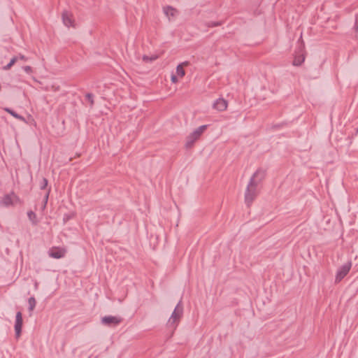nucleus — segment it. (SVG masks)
Returning <instances> with one entry per match:
<instances>
[{
	"label": "nucleus",
	"instance_id": "f257e3e1",
	"mask_svg": "<svg viewBox=\"0 0 358 358\" xmlns=\"http://www.w3.org/2000/svg\"><path fill=\"white\" fill-rule=\"evenodd\" d=\"M207 127V125H201L195 129L194 130H193L191 133H189L185 138L184 148L186 150H189L192 148L195 143L201 138V136L205 132Z\"/></svg>",
	"mask_w": 358,
	"mask_h": 358
},
{
	"label": "nucleus",
	"instance_id": "f03ea898",
	"mask_svg": "<svg viewBox=\"0 0 358 358\" xmlns=\"http://www.w3.org/2000/svg\"><path fill=\"white\" fill-rule=\"evenodd\" d=\"M20 203V198L13 192L5 194L0 198V206L3 207L14 206Z\"/></svg>",
	"mask_w": 358,
	"mask_h": 358
},
{
	"label": "nucleus",
	"instance_id": "7ed1b4c3",
	"mask_svg": "<svg viewBox=\"0 0 358 358\" xmlns=\"http://www.w3.org/2000/svg\"><path fill=\"white\" fill-rule=\"evenodd\" d=\"M259 193L257 186L252 185L248 182L245 192V202L248 206H250L257 197Z\"/></svg>",
	"mask_w": 358,
	"mask_h": 358
},
{
	"label": "nucleus",
	"instance_id": "20e7f679",
	"mask_svg": "<svg viewBox=\"0 0 358 358\" xmlns=\"http://www.w3.org/2000/svg\"><path fill=\"white\" fill-rule=\"evenodd\" d=\"M265 177V171L262 169H257L252 175L249 183L255 186L259 185L263 181Z\"/></svg>",
	"mask_w": 358,
	"mask_h": 358
},
{
	"label": "nucleus",
	"instance_id": "39448f33",
	"mask_svg": "<svg viewBox=\"0 0 358 358\" xmlns=\"http://www.w3.org/2000/svg\"><path fill=\"white\" fill-rule=\"evenodd\" d=\"M350 268H351V263H349V262L345 264L341 267H340L336 272V278H335L336 282H341L349 273Z\"/></svg>",
	"mask_w": 358,
	"mask_h": 358
},
{
	"label": "nucleus",
	"instance_id": "423d86ee",
	"mask_svg": "<svg viewBox=\"0 0 358 358\" xmlns=\"http://www.w3.org/2000/svg\"><path fill=\"white\" fill-rule=\"evenodd\" d=\"M62 21L64 24L67 27H75V20L71 13L69 11H64L62 15Z\"/></svg>",
	"mask_w": 358,
	"mask_h": 358
},
{
	"label": "nucleus",
	"instance_id": "0eeeda50",
	"mask_svg": "<svg viewBox=\"0 0 358 358\" xmlns=\"http://www.w3.org/2000/svg\"><path fill=\"white\" fill-rule=\"evenodd\" d=\"M66 252L64 248L54 247L50 249L48 255L52 258L60 259L65 256Z\"/></svg>",
	"mask_w": 358,
	"mask_h": 358
},
{
	"label": "nucleus",
	"instance_id": "6e6552de",
	"mask_svg": "<svg viewBox=\"0 0 358 358\" xmlns=\"http://www.w3.org/2000/svg\"><path fill=\"white\" fill-rule=\"evenodd\" d=\"M163 12L169 21L176 19L178 10L170 6H166L163 8Z\"/></svg>",
	"mask_w": 358,
	"mask_h": 358
},
{
	"label": "nucleus",
	"instance_id": "1a4fd4ad",
	"mask_svg": "<svg viewBox=\"0 0 358 358\" xmlns=\"http://www.w3.org/2000/svg\"><path fill=\"white\" fill-rule=\"evenodd\" d=\"M22 324H23V320H22V313L20 312H17L16 313V320H15V335L17 338L21 335Z\"/></svg>",
	"mask_w": 358,
	"mask_h": 358
},
{
	"label": "nucleus",
	"instance_id": "9d476101",
	"mask_svg": "<svg viewBox=\"0 0 358 358\" xmlns=\"http://www.w3.org/2000/svg\"><path fill=\"white\" fill-rule=\"evenodd\" d=\"M122 320L116 316H105L101 319L102 324L105 325H117L121 322Z\"/></svg>",
	"mask_w": 358,
	"mask_h": 358
},
{
	"label": "nucleus",
	"instance_id": "9b49d317",
	"mask_svg": "<svg viewBox=\"0 0 358 358\" xmlns=\"http://www.w3.org/2000/svg\"><path fill=\"white\" fill-rule=\"evenodd\" d=\"M213 106L215 110L222 112L227 108L228 103L225 99L219 98L213 103Z\"/></svg>",
	"mask_w": 358,
	"mask_h": 358
},
{
	"label": "nucleus",
	"instance_id": "f8f14e48",
	"mask_svg": "<svg viewBox=\"0 0 358 358\" xmlns=\"http://www.w3.org/2000/svg\"><path fill=\"white\" fill-rule=\"evenodd\" d=\"M177 308L178 306H176V309L174 310L171 317H170V319L169 320V324L170 325H173L174 327V328H176L177 327V320H178V311H177Z\"/></svg>",
	"mask_w": 358,
	"mask_h": 358
},
{
	"label": "nucleus",
	"instance_id": "ddd939ff",
	"mask_svg": "<svg viewBox=\"0 0 358 358\" xmlns=\"http://www.w3.org/2000/svg\"><path fill=\"white\" fill-rule=\"evenodd\" d=\"M304 59L305 57L303 55H296L293 60V65L299 66L303 62Z\"/></svg>",
	"mask_w": 358,
	"mask_h": 358
},
{
	"label": "nucleus",
	"instance_id": "4468645a",
	"mask_svg": "<svg viewBox=\"0 0 358 358\" xmlns=\"http://www.w3.org/2000/svg\"><path fill=\"white\" fill-rule=\"evenodd\" d=\"M158 58V56L156 55H144L143 57V61L145 63L152 62L155 61Z\"/></svg>",
	"mask_w": 358,
	"mask_h": 358
},
{
	"label": "nucleus",
	"instance_id": "2eb2a0df",
	"mask_svg": "<svg viewBox=\"0 0 358 358\" xmlns=\"http://www.w3.org/2000/svg\"><path fill=\"white\" fill-rule=\"evenodd\" d=\"M4 110H5V111H6L9 114H10L12 116H13L15 118L18 119L21 121L25 122V119L22 116L17 114L15 112L10 110V108H4Z\"/></svg>",
	"mask_w": 358,
	"mask_h": 358
},
{
	"label": "nucleus",
	"instance_id": "dca6fc26",
	"mask_svg": "<svg viewBox=\"0 0 358 358\" xmlns=\"http://www.w3.org/2000/svg\"><path fill=\"white\" fill-rule=\"evenodd\" d=\"M18 60V57H13L10 62L5 66L3 67V69L5 70V71H8L9 70Z\"/></svg>",
	"mask_w": 358,
	"mask_h": 358
},
{
	"label": "nucleus",
	"instance_id": "f3484780",
	"mask_svg": "<svg viewBox=\"0 0 358 358\" xmlns=\"http://www.w3.org/2000/svg\"><path fill=\"white\" fill-rule=\"evenodd\" d=\"M28 303L29 306V310L33 311L36 304V299L34 297H30L28 300Z\"/></svg>",
	"mask_w": 358,
	"mask_h": 358
},
{
	"label": "nucleus",
	"instance_id": "a211bd4d",
	"mask_svg": "<svg viewBox=\"0 0 358 358\" xmlns=\"http://www.w3.org/2000/svg\"><path fill=\"white\" fill-rule=\"evenodd\" d=\"M28 217L29 218L30 220H31L33 222L36 223V215L34 213L30 211L28 213Z\"/></svg>",
	"mask_w": 358,
	"mask_h": 358
},
{
	"label": "nucleus",
	"instance_id": "6ab92c4d",
	"mask_svg": "<svg viewBox=\"0 0 358 358\" xmlns=\"http://www.w3.org/2000/svg\"><path fill=\"white\" fill-rule=\"evenodd\" d=\"M22 69L28 74H31L34 72L32 67L30 66H24L22 67Z\"/></svg>",
	"mask_w": 358,
	"mask_h": 358
},
{
	"label": "nucleus",
	"instance_id": "aec40b11",
	"mask_svg": "<svg viewBox=\"0 0 358 358\" xmlns=\"http://www.w3.org/2000/svg\"><path fill=\"white\" fill-rule=\"evenodd\" d=\"M185 74V71L182 69V65H180V78L182 77Z\"/></svg>",
	"mask_w": 358,
	"mask_h": 358
},
{
	"label": "nucleus",
	"instance_id": "412c9836",
	"mask_svg": "<svg viewBox=\"0 0 358 358\" xmlns=\"http://www.w3.org/2000/svg\"><path fill=\"white\" fill-rule=\"evenodd\" d=\"M17 57H18V59H22V60H27V58L24 55H20Z\"/></svg>",
	"mask_w": 358,
	"mask_h": 358
},
{
	"label": "nucleus",
	"instance_id": "4be33fe9",
	"mask_svg": "<svg viewBox=\"0 0 358 358\" xmlns=\"http://www.w3.org/2000/svg\"><path fill=\"white\" fill-rule=\"evenodd\" d=\"M171 80L173 83H176L177 82V77L176 76H173L171 77Z\"/></svg>",
	"mask_w": 358,
	"mask_h": 358
},
{
	"label": "nucleus",
	"instance_id": "5701e85b",
	"mask_svg": "<svg viewBox=\"0 0 358 358\" xmlns=\"http://www.w3.org/2000/svg\"><path fill=\"white\" fill-rule=\"evenodd\" d=\"M356 36L358 38V20H357V26H356Z\"/></svg>",
	"mask_w": 358,
	"mask_h": 358
},
{
	"label": "nucleus",
	"instance_id": "b1692460",
	"mask_svg": "<svg viewBox=\"0 0 358 358\" xmlns=\"http://www.w3.org/2000/svg\"><path fill=\"white\" fill-rule=\"evenodd\" d=\"M188 64V62H184L182 64H180V65H182V68L184 66H187Z\"/></svg>",
	"mask_w": 358,
	"mask_h": 358
},
{
	"label": "nucleus",
	"instance_id": "393cba45",
	"mask_svg": "<svg viewBox=\"0 0 358 358\" xmlns=\"http://www.w3.org/2000/svg\"><path fill=\"white\" fill-rule=\"evenodd\" d=\"M43 181H44V187H45V186H46V185H47L48 182H47V180H46L45 179H44V180H43Z\"/></svg>",
	"mask_w": 358,
	"mask_h": 358
}]
</instances>
